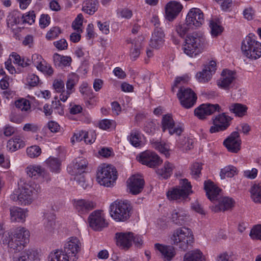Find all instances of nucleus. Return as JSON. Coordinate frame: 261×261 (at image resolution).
I'll return each instance as SVG.
<instances>
[{"instance_id":"obj_16","label":"nucleus","mask_w":261,"mask_h":261,"mask_svg":"<svg viewBox=\"0 0 261 261\" xmlns=\"http://www.w3.org/2000/svg\"><path fill=\"white\" fill-rule=\"evenodd\" d=\"M222 111L218 104L203 103L195 109L194 114L199 119H204L207 115Z\"/></svg>"},{"instance_id":"obj_51","label":"nucleus","mask_w":261,"mask_h":261,"mask_svg":"<svg viewBox=\"0 0 261 261\" xmlns=\"http://www.w3.org/2000/svg\"><path fill=\"white\" fill-rule=\"evenodd\" d=\"M190 28L191 27L186 22L175 25L174 30L180 37L183 38Z\"/></svg>"},{"instance_id":"obj_54","label":"nucleus","mask_w":261,"mask_h":261,"mask_svg":"<svg viewBox=\"0 0 261 261\" xmlns=\"http://www.w3.org/2000/svg\"><path fill=\"white\" fill-rule=\"evenodd\" d=\"M202 169V164L199 163H193L191 168V175L193 178L195 179L198 178L201 175V171Z\"/></svg>"},{"instance_id":"obj_8","label":"nucleus","mask_w":261,"mask_h":261,"mask_svg":"<svg viewBox=\"0 0 261 261\" xmlns=\"http://www.w3.org/2000/svg\"><path fill=\"white\" fill-rule=\"evenodd\" d=\"M132 206L129 202L126 200L115 201V221L125 222L130 218Z\"/></svg>"},{"instance_id":"obj_11","label":"nucleus","mask_w":261,"mask_h":261,"mask_svg":"<svg viewBox=\"0 0 261 261\" xmlns=\"http://www.w3.org/2000/svg\"><path fill=\"white\" fill-rule=\"evenodd\" d=\"M137 160L150 168H155L161 165L163 161L154 152L147 150L137 156Z\"/></svg>"},{"instance_id":"obj_61","label":"nucleus","mask_w":261,"mask_h":261,"mask_svg":"<svg viewBox=\"0 0 261 261\" xmlns=\"http://www.w3.org/2000/svg\"><path fill=\"white\" fill-rule=\"evenodd\" d=\"M35 14L34 11L29 12L28 14L21 16V19L23 23H27L29 24H32L35 22Z\"/></svg>"},{"instance_id":"obj_26","label":"nucleus","mask_w":261,"mask_h":261,"mask_svg":"<svg viewBox=\"0 0 261 261\" xmlns=\"http://www.w3.org/2000/svg\"><path fill=\"white\" fill-rule=\"evenodd\" d=\"M165 34L161 28L155 29L150 41V46L154 48L161 47L165 41Z\"/></svg>"},{"instance_id":"obj_60","label":"nucleus","mask_w":261,"mask_h":261,"mask_svg":"<svg viewBox=\"0 0 261 261\" xmlns=\"http://www.w3.org/2000/svg\"><path fill=\"white\" fill-rule=\"evenodd\" d=\"M83 15L82 14H78L75 20L72 22V27L74 30H76L77 32H80V31H81V28L83 24Z\"/></svg>"},{"instance_id":"obj_52","label":"nucleus","mask_w":261,"mask_h":261,"mask_svg":"<svg viewBox=\"0 0 261 261\" xmlns=\"http://www.w3.org/2000/svg\"><path fill=\"white\" fill-rule=\"evenodd\" d=\"M36 67L42 72L45 73L49 75H51L54 72V70L51 66L47 64L44 59L41 62H40L39 65H37Z\"/></svg>"},{"instance_id":"obj_56","label":"nucleus","mask_w":261,"mask_h":261,"mask_svg":"<svg viewBox=\"0 0 261 261\" xmlns=\"http://www.w3.org/2000/svg\"><path fill=\"white\" fill-rule=\"evenodd\" d=\"M16 107L21 111H27L30 109V104L28 100L24 98L18 99L15 101Z\"/></svg>"},{"instance_id":"obj_36","label":"nucleus","mask_w":261,"mask_h":261,"mask_svg":"<svg viewBox=\"0 0 261 261\" xmlns=\"http://www.w3.org/2000/svg\"><path fill=\"white\" fill-rule=\"evenodd\" d=\"M174 168V166L172 164L166 161L163 167L156 170V173L160 178L167 179L172 175Z\"/></svg>"},{"instance_id":"obj_19","label":"nucleus","mask_w":261,"mask_h":261,"mask_svg":"<svg viewBox=\"0 0 261 261\" xmlns=\"http://www.w3.org/2000/svg\"><path fill=\"white\" fill-rule=\"evenodd\" d=\"M216 70V63L211 61L208 64L205 66L202 71L196 74V79L200 83L208 82L212 78V75L215 73Z\"/></svg>"},{"instance_id":"obj_31","label":"nucleus","mask_w":261,"mask_h":261,"mask_svg":"<svg viewBox=\"0 0 261 261\" xmlns=\"http://www.w3.org/2000/svg\"><path fill=\"white\" fill-rule=\"evenodd\" d=\"M88 162L85 159L78 158L73 162V169L71 171V166L68 167V171L71 174H83L87 168Z\"/></svg>"},{"instance_id":"obj_42","label":"nucleus","mask_w":261,"mask_h":261,"mask_svg":"<svg viewBox=\"0 0 261 261\" xmlns=\"http://www.w3.org/2000/svg\"><path fill=\"white\" fill-rule=\"evenodd\" d=\"M53 86L57 92L60 93L59 95L60 100L63 102H65L68 97H66L65 99L62 98L64 93L66 91L64 81L61 79H56L54 81Z\"/></svg>"},{"instance_id":"obj_41","label":"nucleus","mask_w":261,"mask_h":261,"mask_svg":"<svg viewBox=\"0 0 261 261\" xmlns=\"http://www.w3.org/2000/svg\"><path fill=\"white\" fill-rule=\"evenodd\" d=\"M44 228L46 232H51L55 225V215L52 213H47L44 218Z\"/></svg>"},{"instance_id":"obj_43","label":"nucleus","mask_w":261,"mask_h":261,"mask_svg":"<svg viewBox=\"0 0 261 261\" xmlns=\"http://www.w3.org/2000/svg\"><path fill=\"white\" fill-rule=\"evenodd\" d=\"M21 15L18 11H13L10 12L7 16V25L9 28H12L15 24L19 23Z\"/></svg>"},{"instance_id":"obj_37","label":"nucleus","mask_w":261,"mask_h":261,"mask_svg":"<svg viewBox=\"0 0 261 261\" xmlns=\"http://www.w3.org/2000/svg\"><path fill=\"white\" fill-rule=\"evenodd\" d=\"M98 6V0H85L83 3L82 10L89 15H93L97 11Z\"/></svg>"},{"instance_id":"obj_35","label":"nucleus","mask_w":261,"mask_h":261,"mask_svg":"<svg viewBox=\"0 0 261 261\" xmlns=\"http://www.w3.org/2000/svg\"><path fill=\"white\" fill-rule=\"evenodd\" d=\"M205 256L198 249L188 251L184 256L183 261H204Z\"/></svg>"},{"instance_id":"obj_2","label":"nucleus","mask_w":261,"mask_h":261,"mask_svg":"<svg viewBox=\"0 0 261 261\" xmlns=\"http://www.w3.org/2000/svg\"><path fill=\"white\" fill-rule=\"evenodd\" d=\"M19 188L11 198L13 200L18 201L19 204L27 205L30 204L33 200V196L37 195L41 192L40 186L34 182H24L20 179L18 184Z\"/></svg>"},{"instance_id":"obj_1","label":"nucleus","mask_w":261,"mask_h":261,"mask_svg":"<svg viewBox=\"0 0 261 261\" xmlns=\"http://www.w3.org/2000/svg\"><path fill=\"white\" fill-rule=\"evenodd\" d=\"M30 233L29 230L24 227H19L14 235L8 232L3 237L2 242L7 245L8 250L11 253H17L22 250L29 243Z\"/></svg>"},{"instance_id":"obj_48","label":"nucleus","mask_w":261,"mask_h":261,"mask_svg":"<svg viewBox=\"0 0 261 261\" xmlns=\"http://www.w3.org/2000/svg\"><path fill=\"white\" fill-rule=\"evenodd\" d=\"M251 198L254 202L261 203V184L254 185L251 189Z\"/></svg>"},{"instance_id":"obj_40","label":"nucleus","mask_w":261,"mask_h":261,"mask_svg":"<svg viewBox=\"0 0 261 261\" xmlns=\"http://www.w3.org/2000/svg\"><path fill=\"white\" fill-rule=\"evenodd\" d=\"M150 143L152 148L164 154L166 157L169 156V150L166 144L154 139L151 140Z\"/></svg>"},{"instance_id":"obj_47","label":"nucleus","mask_w":261,"mask_h":261,"mask_svg":"<svg viewBox=\"0 0 261 261\" xmlns=\"http://www.w3.org/2000/svg\"><path fill=\"white\" fill-rule=\"evenodd\" d=\"M129 140L131 144L135 147H139L141 143V135L139 131L133 130L129 136Z\"/></svg>"},{"instance_id":"obj_53","label":"nucleus","mask_w":261,"mask_h":261,"mask_svg":"<svg viewBox=\"0 0 261 261\" xmlns=\"http://www.w3.org/2000/svg\"><path fill=\"white\" fill-rule=\"evenodd\" d=\"M211 34L213 36H217L222 32V27L214 20H211L209 23Z\"/></svg>"},{"instance_id":"obj_50","label":"nucleus","mask_w":261,"mask_h":261,"mask_svg":"<svg viewBox=\"0 0 261 261\" xmlns=\"http://www.w3.org/2000/svg\"><path fill=\"white\" fill-rule=\"evenodd\" d=\"M69 259L68 256L60 250L51 252L49 255V261H69Z\"/></svg>"},{"instance_id":"obj_55","label":"nucleus","mask_w":261,"mask_h":261,"mask_svg":"<svg viewBox=\"0 0 261 261\" xmlns=\"http://www.w3.org/2000/svg\"><path fill=\"white\" fill-rule=\"evenodd\" d=\"M41 149L39 146L37 145L32 146L27 149L28 155L31 158H35L40 155Z\"/></svg>"},{"instance_id":"obj_30","label":"nucleus","mask_w":261,"mask_h":261,"mask_svg":"<svg viewBox=\"0 0 261 261\" xmlns=\"http://www.w3.org/2000/svg\"><path fill=\"white\" fill-rule=\"evenodd\" d=\"M91 138L90 140H88L89 137V134L88 132L84 130H80L74 133L73 136L71 139V142L72 144L75 142H80L84 140L85 142L87 144H92L95 142L96 139V134L94 132H92L90 134Z\"/></svg>"},{"instance_id":"obj_3","label":"nucleus","mask_w":261,"mask_h":261,"mask_svg":"<svg viewBox=\"0 0 261 261\" xmlns=\"http://www.w3.org/2000/svg\"><path fill=\"white\" fill-rule=\"evenodd\" d=\"M171 244L180 250L186 251L192 246L194 238L192 230L187 227L174 230L170 236Z\"/></svg>"},{"instance_id":"obj_63","label":"nucleus","mask_w":261,"mask_h":261,"mask_svg":"<svg viewBox=\"0 0 261 261\" xmlns=\"http://www.w3.org/2000/svg\"><path fill=\"white\" fill-rule=\"evenodd\" d=\"M72 175L75 176L74 179L76 181L78 184L84 189H86L87 185L86 184L84 175L83 174Z\"/></svg>"},{"instance_id":"obj_49","label":"nucleus","mask_w":261,"mask_h":261,"mask_svg":"<svg viewBox=\"0 0 261 261\" xmlns=\"http://www.w3.org/2000/svg\"><path fill=\"white\" fill-rule=\"evenodd\" d=\"M27 261H39V254L37 250L29 248L22 252Z\"/></svg>"},{"instance_id":"obj_22","label":"nucleus","mask_w":261,"mask_h":261,"mask_svg":"<svg viewBox=\"0 0 261 261\" xmlns=\"http://www.w3.org/2000/svg\"><path fill=\"white\" fill-rule=\"evenodd\" d=\"M79 79V76L75 73L71 72L68 74L66 82V90L62 96L63 99H65L66 97H69L72 93L74 92L75 87L77 84Z\"/></svg>"},{"instance_id":"obj_28","label":"nucleus","mask_w":261,"mask_h":261,"mask_svg":"<svg viewBox=\"0 0 261 261\" xmlns=\"http://www.w3.org/2000/svg\"><path fill=\"white\" fill-rule=\"evenodd\" d=\"M142 37L127 40L128 43H130L132 44L130 49V57L133 61L136 60L140 56V50L142 48Z\"/></svg>"},{"instance_id":"obj_14","label":"nucleus","mask_w":261,"mask_h":261,"mask_svg":"<svg viewBox=\"0 0 261 261\" xmlns=\"http://www.w3.org/2000/svg\"><path fill=\"white\" fill-rule=\"evenodd\" d=\"M186 22L192 29L200 27L204 22L203 12L198 8L191 9L187 15Z\"/></svg>"},{"instance_id":"obj_6","label":"nucleus","mask_w":261,"mask_h":261,"mask_svg":"<svg viewBox=\"0 0 261 261\" xmlns=\"http://www.w3.org/2000/svg\"><path fill=\"white\" fill-rule=\"evenodd\" d=\"M97 181L100 185L109 187L114 182V168L112 165L103 164L98 167L97 171Z\"/></svg>"},{"instance_id":"obj_57","label":"nucleus","mask_w":261,"mask_h":261,"mask_svg":"<svg viewBox=\"0 0 261 261\" xmlns=\"http://www.w3.org/2000/svg\"><path fill=\"white\" fill-rule=\"evenodd\" d=\"M39 83V77L33 74H29L27 77V84L31 87H34L38 85Z\"/></svg>"},{"instance_id":"obj_5","label":"nucleus","mask_w":261,"mask_h":261,"mask_svg":"<svg viewBox=\"0 0 261 261\" xmlns=\"http://www.w3.org/2000/svg\"><path fill=\"white\" fill-rule=\"evenodd\" d=\"M241 49L243 55L248 58L256 60L261 57V43L252 34H249L243 41Z\"/></svg>"},{"instance_id":"obj_9","label":"nucleus","mask_w":261,"mask_h":261,"mask_svg":"<svg viewBox=\"0 0 261 261\" xmlns=\"http://www.w3.org/2000/svg\"><path fill=\"white\" fill-rule=\"evenodd\" d=\"M180 105L186 109L193 107L196 103L197 96L190 88L180 87L177 93Z\"/></svg>"},{"instance_id":"obj_44","label":"nucleus","mask_w":261,"mask_h":261,"mask_svg":"<svg viewBox=\"0 0 261 261\" xmlns=\"http://www.w3.org/2000/svg\"><path fill=\"white\" fill-rule=\"evenodd\" d=\"M247 109L246 106L238 103H232L229 107V111L239 117L245 115Z\"/></svg>"},{"instance_id":"obj_7","label":"nucleus","mask_w":261,"mask_h":261,"mask_svg":"<svg viewBox=\"0 0 261 261\" xmlns=\"http://www.w3.org/2000/svg\"><path fill=\"white\" fill-rule=\"evenodd\" d=\"M178 188H174L167 193L168 198L170 200L182 201L186 199L190 193H192V186L188 179L185 178L180 180Z\"/></svg>"},{"instance_id":"obj_23","label":"nucleus","mask_w":261,"mask_h":261,"mask_svg":"<svg viewBox=\"0 0 261 261\" xmlns=\"http://www.w3.org/2000/svg\"><path fill=\"white\" fill-rule=\"evenodd\" d=\"M74 207L79 214L81 215L87 214L96 206L94 201L86 199H79L75 201Z\"/></svg>"},{"instance_id":"obj_24","label":"nucleus","mask_w":261,"mask_h":261,"mask_svg":"<svg viewBox=\"0 0 261 261\" xmlns=\"http://www.w3.org/2000/svg\"><path fill=\"white\" fill-rule=\"evenodd\" d=\"M10 215L12 222H23L28 216V211L18 206H11L10 208Z\"/></svg>"},{"instance_id":"obj_21","label":"nucleus","mask_w":261,"mask_h":261,"mask_svg":"<svg viewBox=\"0 0 261 261\" xmlns=\"http://www.w3.org/2000/svg\"><path fill=\"white\" fill-rule=\"evenodd\" d=\"M133 238V233L131 232L115 233L117 245L124 250L128 249L132 246Z\"/></svg>"},{"instance_id":"obj_12","label":"nucleus","mask_w":261,"mask_h":261,"mask_svg":"<svg viewBox=\"0 0 261 261\" xmlns=\"http://www.w3.org/2000/svg\"><path fill=\"white\" fill-rule=\"evenodd\" d=\"M88 221L90 227L95 231H101L108 225L104 214L100 210H95L91 213L89 216Z\"/></svg>"},{"instance_id":"obj_46","label":"nucleus","mask_w":261,"mask_h":261,"mask_svg":"<svg viewBox=\"0 0 261 261\" xmlns=\"http://www.w3.org/2000/svg\"><path fill=\"white\" fill-rule=\"evenodd\" d=\"M237 174L236 167L232 165H228L222 169L220 176L221 179H224L226 177H232Z\"/></svg>"},{"instance_id":"obj_27","label":"nucleus","mask_w":261,"mask_h":261,"mask_svg":"<svg viewBox=\"0 0 261 261\" xmlns=\"http://www.w3.org/2000/svg\"><path fill=\"white\" fill-rule=\"evenodd\" d=\"M234 203L235 201L232 198L223 197L219 199L218 204L213 207V211L215 212L227 211L232 208Z\"/></svg>"},{"instance_id":"obj_45","label":"nucleus","mask_w":261,"mask_h":261,"mask_svg":"<svg viewBox=\"0 0 261 261\" xmlns=\"http://www.w3.org/2000/svg\"><path fill=\"white\" fill-rule=\"evenodd\" d=\"M46 163L51 172L56 173L60 172L61 162L58 158L49 157L46 160Z\"/></svg>"},{"instance_id":"obj_58","label":"nucleus","mask_w":261,"mask_h":261,"mask_svg":"<svg viewBox=\"0 0 261 261\" xmlns=\"http://www.w3.org/2000/svg\"><path fill=\"white\" fill-rule=\"evenodd\" d=\"M61 33V31L59 27H53L47 33L46 38L49 40H53L58 37Z\"/></svg>"},{"instance_id":"obj_17","label":"nucleus","mask_w":261,"mask_h":261,"mask_svg":"<svg viewBox=\"0 0 261 261\" xmlns=\"http://www.w3.org/2000/svg\"><path fill=\"white\" fill-rule=\"evenodd\" d=\"M241 140L238 132H232L223 142V145L231 152L237 153L241 148Z\"/></svg>"},{"instance_id":"obj_18","label":"nucleus","mask_w":261,"mask_h":261,"mask_svg":"<svg viewBox=\"0 0 261 261\" xmlns=\"http://www.w3.org/2000/svg\"><path fill=\"white\" fill-rule=\"evenodd\" d=\"M144 185V179L139 175H132L127 180L128 190L133 195L139 194L142 191Z\"/></svg>"},{"instance_id":"obj_34","label":"nucleus","mask_w":261,"mask_h":261,"mask_svg":"<svg viewBox=\"0 0 261 261\" xmlns=\"http://www.w3.org/2000/svg\"><path fill=\"white\" fill-rule=\"evenodd\" d=\"M154 247L167 260H170L175 255V249L171 246H166L156 243L154 245Z\"/></svg>"},{"instance_id":"obj_4","label":"nucleus","mask_w":261,"mask_h":261,"mask_svg":"<svg viewBox=\"0 0 261 261\" xmlns=\"http://www.w3.org/2000/svg\"><path fill=\"white\" fill-rule=\"evenodd\" d=\"M185 42L183 47L184 53L188 56L193 57L203 49L206 39L202 34L195 32L188 35Z\"/></svg>"},{"instance_id":"obj_38","label":"nucleus","mask_w":261,"mask_h":261,"mask_svg":"<svg viewBox=\"0 0 261 261\" xmlns=\"http://www.w3.org/2000/svg\"><path fill=\"white\" fill-rule=\"evenodd\" d=\"M25 146V142L20 136H15L7 142V147L9 150L14 151Z\"/></svg>"},{"instance_id":"obj_13","label":"nucleus","mask_w":261,"mask_h":261,"mask_svg":"<svg viewBox=\"0 0 261 261\" xmlns=\"http://www.w3.org/2000/svg\"><path fill=\"white\" fill-rule=\"evenodd\" d=\"M231 118L226 113H222L213 118V125L210 128L211 133L226 130L230 124Z\"/></svg>"},{"instance_id":"obj_64","label":"nucleus","mask_w":261,"mask_h":261,"mask_svg":"<svg viewBox=\"0 0 261 261\" xmlns=\"http://www.w3.org/2000/svg\"><path fill=\"white\" fill-rule=\"evenodd\" d=\"M112 123L109 119H103L99 121L97 124V126L99 128L106 130L112 126Z\"/></svg>"},{"instance_id":"obj_20","label":"nucleus","mask_w":261,"mask_h":261,"mask_svg":"<svg viewBox=\"0 0 261 261\" xmlns=\"http://www.w3.org/2000/svg\"><path fill=\"white\" fill-rule=\"evenodd\" d=\"M182 9V6L179 2L171 1L168 3L165 9L166 19L170 21H173L177 17Z\"/></svg>"},{"instance_id":"obj_32","label":"nucleus","mask_w":261,"mask_h":261,"mask_svg":"<svg viewBox=\"0 0 261 261\" xmlns=\"http://www.w3.org/2000/svg\"><path fill=\"white\" fill-rule=\"evenodd\" d=\"M187 212L182 208L174 210L172 214L171 219L172 221L177 225H183L188 219Z\"/></svg>"},{"instance_id":"obj_29","label":"nucleus","mask_w":261,"mask_h":261,"mask_svg":"<svg viewBox=\"0 0 261 261\" xmlns=\"http://www.w3.org/2000/svg\"><path fill=\"white\" fill-rule=\"evenodd\" d=\"M204 188L208 198L211 201L217 200L220 192V189L216 187L213 182L207 180L204 184Z\"/></svg>"},{"instance_id":"obj_10","label":"nucleus","mask_w":261,"mask_h":261,"mask_svg":"<svg viewBox=\"0 0 261 261\" xmlns=\"http://www.w3.org/2000/svg\"><path fill=\"white\" fill-rule=\"evenodd\" d=\"M81 243L76 237H70L65 243L63 253L71 261L78 259L77 254L81 250Z\"/></svg>"},{"instance_id":"obj_25","label":"nucleus","mask_w":261,"mask_h":261,"mask_svg":"<svg viewBox=\"0 0 261 261\" xmlns=\"http://www.w3.org/2000/svg\"><path fill=\"white\" fill-rule=\"evenodd\" d=\"M234 80V72L224 70L221 74V76L217 81L218 86L223 89H227L229 88Z\"/></svg>"},{"instance_id":"obj_59","label":"nucleus","mask_w":261,"mask_h":261,"mask_svg":"<svg viewBox=\"0 0 261 261\" xmlns=\"http://www.w3.org/2000/svg\"><path fill=\"white\" fill-rule=\"evenodd\" d=\"M250 236L253 240H261V225L253 227L250 231Z\"/></svg>"},{"instance_id":"obj_62","label":"nucleus","mask_w":261,"mask_h":261,"mask_svg":"<svg viewBox=\"0 0 261 261\" xmlns=\"http://www.w3.org/2000/svg\"><path fill=\"white\" fill-rule=\"evenodd\" d=\"M40 127L34 123H27L23 127V130L25 132L37 133L40 130Z\"/></svg>"},{"instance_id":"obj_15","label":"nucleus","mask_w":261,"mask_h":261,"mask_svg":"<svg viewBox=\"0 0 261 261\" xmlns=\"http://www.w3.org/2000/svg\"><path fill=\"white\" fill-rule=\"evenodd\" d=\"M162 128L163 132L168 130L170 135L175 134L180 135L183 132V128L181 126L175 125L174 121L170 114L165 115L162 117Z\"/></svg>"},{"instance_id":"obj_33","label":"nucleus","mask_w":261,"mask_h":261,"mask_svg":"<svg viewBox=\"0 0 261 261\" xmlns=\"http://www.w3.org/2000/svg\"><path fill=\"white\" fill-rule=\"evenodd\" d=\"M27 174L29 177L37 178L39 177H44L46 174L45 169L40 165H31L25 169Z\"/></svg>"},{"instance_id":"obj_39","label":"nucleus","mask_w":261,"mask_h":261,"mask_svg":"<svg viewBox=\"0 0 261 261\" xmlns=\"http://www.w3.org/2000/svg\"><path fill=\"white\" fill-rule=\"evenodd\" d=\"M55 65L59 67L69 66L72 61L70 57L61 56L58 54H55L53 56Z\"/></svg>"}]
</instances>
